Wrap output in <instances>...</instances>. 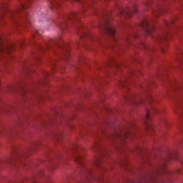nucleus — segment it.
<instances>
[{
	"instance_id": "1",
	"label": "nucleus",
	"mask_w": 183,
	"mask_h": 183,
	"mask_svg": "<svg viewBox=\"0 0 183 183\" xmlns=\"http://www.w3.org/2000/svg\"><path fill=\"white\" fill-rule=\"evenodd\" d=\"M78 34H80L81 39H89L90 41H99V38L94 37L89 33L85 31V27L79 21V16L76 12H73L67 16H63V22L60 24L61 29H66L68 26L74 25Z\"/></svg>"
},
{
	"instance_id": "2",
	"label": "nucleus",
	"mask_w": 183,
	"mask_h": 183,
	"mask_svg": "<svg viewBox=\"0 0 183 183\" xmlns=\"http://www.w3.org/2000/svg\"><path fill=\"white\" fill-rule=\"evenodd\" d=\"M20 1H21L20 6L15 11H12L8 9V6L5 3L0 4V11H3V12H6L9 16L14 21V22H16V19L18 18H21V19H23V21H25L26 22L29 24L31 16L26 12V9L29 8V4H31L32 0H20Z\"/></svg>"
},
{
	"instance_id": "3",
	"label": "nucleus",
	"mask_w": 183,
	"mask_h": 183,
	"mask_svg": "<svg viewBox=\"0 0 183 183\" xmlns=\"http://www.w3.org/2000/svg\"><path fill=\"white\" fill-rule=\"evenodd\" d=\"M101 135H104L107 139H112V141L118 139V141L122 142L124 139H131L132 133H131L129 130L123 132L114 131L110 134H107L105 132H104V130H100L99 133H94L93 148H94V149H97V151L101 150V141H102V137Z\"/></svg>"
},
{
	"instance_id": "4",
	"label": "nucleus",
	"mask_w": 183,
	"mask_h": 183,
	"mask_svg": "<svg viewBox=\"0 0 183 183\" xmlns=\"http://www.w3.org/2000/svg\"><path fill=\"white\" fill-rule=\"evenodd\" d=\"M99 29L102 31V34L104 35H109L111 36L112 39L117 41V34L115 32V29L114 26L109 24V19H108V16H106L104 20V23H102L99 26Z\"/></svg>"
},
{
	"instance_id": "5",
	"label": "nucleus",
	"mask_w": 183,
	"mask_h": 183,
	"mask_svg": "<svg viewBox=\"0 0 183 183\" xmlns=\"http://www.w3.org/2000/svg\"><path fill=\"white\" fill-rule=\"evenodd\" d=\"M55 48H59V49H62L64 52H68V49H66V46L64 44V40H62V39H59L56 41H51V43L46 44L45 46L39 45V49L42 52L48 51V49L55 51Z\"/></svg>"
},
{
	"instance_id": "6",
	"label": "nucleus",
	"mask_w": 183,
	"mask_h": 183,
	"mask_svg": "<svg viewBox=\"0 0 183 183\" xmlns=\"http://www.w3.org/2000/svg\"><path fill=\"white\" fill-rule=\"evenodd\" d=\"M154 22L155 20L154 19L148 18L144 19L140 24L141 28L144 29L147 35H152L154 29H155V26L154 25Z\"/></svg>"
},
{
	"instance_id": "7",
	"label": "nucleus",
	"mask_w": 183,
	"mask_h": 183,
	"mask_svg": "<svg viewBox=\"0 0 183 183\" xmlns=\"http://www.w3.org/2000/svg\"><path fill=\"white\" fill-rule=\"evenodd\" d=\"M138 9H137V5L134 4L132 7L122 8L119 7V14L123 18H131L132 14H137Z\"/></svg>"
},
{
	"instance_id": "8",
	"label": "nucleus",
	"mask_w": 183,
	"mask_h": 183,
	"mask_svg": "<svg viewBox=\"0 0 183 183\" xmlns=\"http://www.w3.org/2000/svg\"><path fill=\"white\" fill-rule=\"evenodd\" d=\"M159 111L156 108H152L151 110L147 111V114L145 115L144 124L146 125V129L148 132H151V131H154V127H152V124L148 122V121H151V115L153 114H158Z\"/></svg>"
},
{
	"instance_id": "9",
	"label": "nucleus",
	"mask_w": 183,
	"mask_h": 183,
	"mask_svg": "<svg viewBox=\"0 0 183 183\" xmlns=\"http://www.w3.org/2000/svg\"><path fill=\"white\" fill-rule=\"evenodd\" d=\"M165 11V8L162 6H158L157 9H154L153 16L155 17L159 16V15H161V14H164Z\"/></svg>"
},
{
	"instance_id": "10",
	"label": "nucleus",
	"mask_w": 183,
	"mask_h": 183,
	"mask_svg": "<svg viewBox=\"0 0 183 183\" xmlns=\"http://www.w3.org/2000/svg\"><path fill=\"white\" fill-rule=\"evenodd\" d=\"M48 1L51 5L50 6L51 9H55L61 5V3H59L60 0H48Z\"/></svg>"
},
{
	"instance_id": "11",
	"label": "nucleus",
	"mask_w": 183,
	"mask_h": 183,
	"mask_svg": "<svg viewBox=\"0 0 183 183\" xmlns=\"http://www.w3.org/2000/svg\"><path fill=\"white\" fill-rule=\"evenodd\" d=\"M175 22V19H172L170 21L167 20L164 21V25L167 29H171L174 26V23Z\"/></svg>"
},
{
	"instance_id": "12",
	"label": "nucleus",
	"mask_w": 183,
	"mask_h": 183,
	"mask_svg": "<svg viewBox=\"0 0 183 183\" xmlns=\"http://www.w3.org/2000/svg\"><path fill=\"white\" fill-rule=\"evenodd\" d=\"M168 36H171V34L167 31L163 36H158L156 37L157 41H167Z\"/></svg>"
},
{
	"instance_id": "13",
	"label": "nucleus",
	"mask_w": 183,
	"mask_h": 183,
	"mask_svg": "<svg viewBox=\"0 0 183 183\" xmlns=\"http://www.w3.org/2000/svg\"><path fill=\"white\" fill-rule=\"evenodd\" d=\"M2 37H0V52H4V51H6L7 52H9V49H5V47H4V46H2Z\"/></svg>"
},
{
	"instance_id": "14",
	"label": "nucleus",
	"mask_w": 183,
	"mask_h": 183,
	"mask_svg": "<svg viewBox=\"0 0 183 183\" xmlns=\"http://www.w3.org/2000/svg\"><path fill=\"white\" fill-rule=\"evenodd\" d=\"M51 135L54 139L58 140L59 138H61V133L59 132H54Z\"/></svg>"
},
{
	"instance_id": "15",
	"label": "nucleus",
	"mask_w": 183,
	"mask_h": 183,
	"mask_svg": "<svg viewBox=\"0 0 183 183\" xmlns=\"http://www.w3.org/2000/svg\"><path fill=\"white\" fill-rule=\"evenodd\" d=\"M79 149V146H78V144H72L71 147H70V149H71V151H76V149Z\"/></svg>"
},
{
	"instance_id": "16",
	"label": "nucleus",
	"mask_w": 183,
	"mask_h": 183,
	"mask_svg": "<svg viewBox=\"0 0 183 183\" xmlns=\"http://www.w3.org/2000/svg\"><path fill=\"white\" fill-rule=\"evenodd\" d=\"M147 101L149 104H152V101H154V97L151 94H149Z\"/></svg>"
},
{
	"instance_id": "17",
	"label": "nucleus",
	"mask_w": 183,
	"mask_h": 183,
	"mask_svg": "<svg viewBox=\"0 0 183 183\" xmlns=\"http://www.w3.org/2000/svg\"><path fill=\"white\" fill-rule=\"evenodd\" d=\"M21 154L18 152L15 153L14 157H13V161H14V159H19V158H21Z\"/></svg>"
},
{
	"instance_id": "18",
	"label": "nucleus",
	"mask_w": 183,
	"mask_h": 183,
	"mask_svg": "<svg viewBox=\"0 0 183 183\" xmlns=\"http://www.w3.org/2000/svg\"><path fill=\"white\" fill-rule=\"evenodd\" d=\"M151 3H152L151 1H147V2L144 3V6H145L147 8H149V6H151Z\"/></svg>"
},
{
	"instance_id": "19",
	"label": "nucleus",
	"mask_w": 183,
	"mask_h": 183,
	"mask_svg": "<svg viewBox=\"0 0 183 183\" xmlns=\"http://www.w3.org/2000/svg\"><path fill=\"white\" fill-rule=\"evenodd\" d=\"M35 147H36V144H35V143L31 144V147H29L28 149V151H32V149H34V148H35Z\"/></svg>"
},
{
	"instance_id": "20",
	"label": "nucleus",
	"mask_w": 183,
	"mask_h": 183,
	"mask_svg": "<svg viewBox=\"0 0 183 183\" xmlns=\"http://www.w3.org/2000/svg\"><path fill=\"white\" fill-rule=\"evenodd\" d=\"M71 2H80L81 4H85L84 0H71Z\"/></svg>"
},
{
	"instance_id": "21",
	"label": "nucleus",
	"mask_w": 183,
	"mask_h": 183,
	"mask_svg": "<svg viewBox=\"0 0 183 183\" xmlns=\"http://www.w3.org/2000/svg\"><path fill=\"white\" fill-rule=\"evenodd\" d=\"M143 48L144 49H146L147 51H151V49L149 47H148V46L145 45V44H143L142 45Z\"/></svg>"
},
{
	"instance_id": "22",
	"label": "nucleus",
	"mask_w": 183,
	"mask_h": 183,
	"mask_svg": "<svg viewBox=\"0 0 183 183\" xmlns=\"http://www.w3.org/2000/svg\"><path fill=\"white\" fill-rule=\"evenodd\" d=\"M176 102H177V107H181V105H182V102L179 100H176Z\"/></svg>"
},
{
	"instance_id": "23",
	"label": "nucleus",
	"mask_w": 183,
	"mask_h": 183,
	"mask_svg": "<svg viewBox=\"0 0 183 183\" xmlns=\"http://www.w3.org/2000/svg\"><path fill=\"white\" fill-rule=\"evenodd\" d=\"M14 89H15V87H14V86H9V90L10 92L14 91Z\"/></svg>"
},
{
	"instance_id": "24",
	"label": "nucleus",
	"mask_w": 183,
	"mask_h": 183,
	"mask_svg": "<svg viewBox=\"0 0 183 183\" xmlns=\"http://www.w3.org/2000/svg\"><path fill=\"white\" fill-rule=\"evenodd\" d=\"M178 114H179V115L181 119H183V112H179V113H178Z\"/></svg>"
},
{
	"instance_id": "25",
	"label": "nucleus",
	"mask_w": 183,
	"mask_h": 183,
	"mask_svg": "<svg viewBox=\"0 0 183 183\" xmlns=\"http://www.w3.org/2000/svg\"><path fill=\"white\" fill-rule=\"evenodd\" d=\"M119 84L121 86H124V85H125V81H119Z\"/></svg>"
},
{
	"instance_id": "26",
	"label": "nucleus",
	"mask_w": 183,
	"mask_h": 183,
	"mask_svg": "<svg viewBox=\"0 0 183 183\" xmlns=\"http://www.w3.org/2000/svg\"><path fill=\"white\" fill-rule=\"evenodd\" d=\"M182 62H183L182 60H179V61H178L179 65H181V64H182Z\"/></svg>"
},
{
	"instance_id": "27",
	"label": "nucleus",
	"mask_w": 183,
	"mask_h": 183,
	"mask_svg": "<svg viewBox=\"0 0 183 183\" xmlns=\"http://www.w3.org/2000/svg\"><path fill=\"white\" fill-rule=\"evenodd\" d=\"M144 103V101L142 99L140 100V102L139 103H137L138 105H139V104H143Z\"/></svg>"
},
{
	"instance_id": "28",
	"label": "nucleus",
	"mask_w": 183,
	"mask_h": 183,
	"mask_svg": "<svg viewBox=\"0 0 183 183\" xmlns=\"http://www.w3.org/2000/svg\"><path fill=\"white\" fill-rule=\"evenodd\" d=\"M26 181H28V179H25V180H22L23 183H26Z\"/></svg>"
},
{
	"instance_id": "29",
	"label": "nucleus",
	"mask_w": 183,
	"mask_h": 183,
	"mask_svg": "<svg viewBox=\"0 0 183 183\" xmlns=\"http://www.w3.org/2000/svg\"><path fill=\"white\" fill-rule=\"evenodd\" d=\"M49 75V74L48 72L45 73V76H48Z\"/></svg>"
},
{
	"instance_id": "30",
	"label": "nucleus",
	"mask_w": 183,
	"mask_h": 183,
	"mask_svg": "<svg viewBox=\"0 0 183 183\" xmlns=\"http://www.w3.org/2000/svg\"><path fill=\"white\" fill-rule=\"evenodd\" d=\"M51 64L53 66H55V62H54V61H51Z\"/></svg>"
},
{
	"instance_id": "31",
	"label": "nucleus",
	"mask_w": 183,
	"mask_h": 183,
	"mask_svg": "<svg viewBox=\"0 0 183 183\" xmlns=\"http://www.w3.org/2000/svg\"><path fill=\"white\" fill-rule=\"evenodd\" d=\"M9 164H12V160H9Z\"/></svg>"
},
{
	"instance_id": "32",
	"label": "nucleus",
	"mask_w": 183,
	"mask_h": 183,
	"mask_svg": "<svg viewBox=\"0 0 183 183\" xmlns=\"http://www.w3.org/2000/svg\"><path fill=\"white\" fill-rule=\"evenodd\" d=\"M36 61H39V58H36Z\"/></svg>"
},
{
	"instance_id": "33",
	"label": "nucleus",
	"mask_w": 183,
	"mask_h": 183,
	"mask_svg": "<svg viewBox=\"0 0 183 183\" xmlns=\"http://www.w3.org/2000/svg\"><path fill=\"white\" fill-rule=\"evenodd\" d=\"M30 181H31V182L34 183V180H30Z\"/></svg>"
},
{
	"instance_id": "34",
	"label": "nucleus",
	"mask_w": 183,
	"mask_h": 183,
	"mask_svg": "<svg viewBox=\"0 0 183 183\" xmlns=\"http://www.w3.org/2000/svg\"><path fill=\"white\" fill-rule=\"evenodd\" d=\"M66 56V59H68V56Z\"/></svg>"
},
{
	"instance_id": "35",
	"label": "nucleus",
	"mask_w": 183,
	"mask_h": 183,
	"mask_svg": "<svg viewBox=\"0 0 183 183\" xmlns=\"http://www.w3.org/2000/svg\"><path fill=\"white\" fill-rule=\"evenodd\" d=\"M0 134H2V131L0 130Z\"/></svg>"
},
{
	"instance_id": "36",
	"label": "nucleus",
	"mask_w": 183,
	"mask_h": 183,
	"mask_svg": "<svg viewBox=\"0 0 183 183\" xmlns=\"http://www.w3.org/2000/svg\"><path fill=\"white\" fill-rule=\"evenodd\" d=\"M137 149H141V148H139V147H137Z\"/></svg>"
},
{
	"instance_id": "37",
	"label": "nucleus",
	"mask_w": 183,
	"mask_h": 183,
	"mask_svg": "<svg viewBox=\"0 0 183 183\" xmlns=\"http://www.w3.org/2000/svg\"><path fill=\"white\" fill-rule=\"evenodd\" d=\"M176 29H179L178 27H176Z\"/></svg>"
},
{
	"instance_id": "38",
	"label": "nucleus",
	"mask_w": 183,
	"mask_h": 183,
	"mask_svg": "<svg viewBox=\"0 0 183 183\" xmlns=\"http://www.w3.org/2000/svg\"><path fill=\"white\" fill-rule=\"evenodd\" d=\"M175 159H178V157H176Z\"/></svg>"
},
{
	"instance_id": "39",
	"label": "nucleus",
	"mask_w": 183,
	"mask_h": 183,
	"mask_svg": "<svg viewBox=\"0 0 183 183\" xmlns=\"http://www.w3.org/2000/svg\"><path fill=\"white\" fill-rule=\"evenodd\" d=\"M23 157H26V155H24Z\"/></svg>"
}]
</instances>
